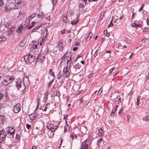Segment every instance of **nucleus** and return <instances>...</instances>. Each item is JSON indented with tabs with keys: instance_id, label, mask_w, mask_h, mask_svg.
I'll return each mask as SVG.
<instances>
[{
	"instance_id": "obj_30",
	"label": "nucleus",
	"mask_w": 149,
	"mask_h": 149,
	"mask_svg": "<svg viewBox=\"0 0 149 149\" xmlns=\"http://www.w3.org/2000/svg\"><path fill=\"white\" fill-rule=\"evenodd\" d=\"M143 121H148L149 120V118H148L147 116H145L144 117L143 119Z\"/></svg>"
},
{
	"instance_id": "obj_26",
	"label": "nucleus",
	"mask_w": 149,
	"mask_h": 149,
	"mask_svg": "<svg viewBox=\"0 0 149 149\" xmlns=\"http://www.w3.org/2000/svg\"><path fill=\"white\" fill-rule=\"evenodd\" d=\"M24 0H15V2L17 4H19L22 2Z\"/></svg>"
},
{
	"instance_id": "obj_6",
	"label": "nucleus",
	"mask_w": 149,
	"mask_h": 149,
	"mask_svg": "<svg viewBox=\"0 0 149 149\" xmlns=\"http://www.w3.org/2000/svg\"><path fill=\"white\" fill-rule=\"evenodd\" d=\"M6 134L7 133L4 130H0V143H1L3 142Z\"/></svg>"
},
{
	"instance_id": "obj_39",
	"label": "nucleus",
	"mask_w": 149,
	"mask_h": 149,
	"mask_svg": "<svg viewBox=\"0 0 149 149\" xmlns=\"http://www.w3.org/2000/svg\"><path fill=\"white\" fill-rule=\"evenodd\" d=\"M115 111H113V110H112V111L111 113V116H114L115 115Z\"/></svg>"
},
{
	"instance_id": "obj_48",
	"label": "nucleus",
	"mask_w": 149,
	"mask_h": 149,
	"mask_svg": "<svg viewBox=\"0 0 149 149\" xmlns=\"http://www.w3.org/2000/svg\"><path fill=\"white\" fill-rule=\"evenodd\" d=\"M112 19H111V21H110V24L108 25L109 27H110L112 26H113V24L112 23Z\"/></svg>"
},
{
	"instance_id": "obj_42",
	"label": "nucleus",
	"mask_w": 149,
	"mask_h": 149,
	"mask_svg": "<svg viewBox=\"0 0 149 149\" xmlns=\"http://www.w3.org/2000/svg\"><path fill=\"white\" fill-rule=\"evenodd\" d=\"M14 131H15V130H14L13 129V131H10V132H9V134H10L11 135H13V134L14 133Z\"/></svg>"
},
{
	"instance_id": "obj_13",
	"label": "nucleus",
	"mask_w": 149,
	"mask_h": 149,
	"mask_svg": "<svg viewBox=\"0 0 149 149\" xmlns=\"http://www.w3.org/2000/svg\"><path fill=\"white\" fill-rule=\"evenodd\" d=\"M29 116L30 120H33L36 117V113H35L33 114H30Z\"/></svg>"
},
{
	"instance_id": "obj_10",
	"label": "nucleus",
	"mask_w": 149,
	"mask_h": 149,
	"mask_svg": "<svg viewBox=\"0 0 149 149\" xmlns=\"http://www.w3.org/2000/svg\"><path fill=\"white\" fill-rule=\"evenodd\" d=\"M87 140L86 139L82 143L81 149H91L90 148L88 149V145L87 143Z\"/></svg>"
},
{
	"instance_id": "obj_24",
	"label": "nucleus",
	"mask_w": 149,
	"mask_h": 149,
	"mask_svg": "<svg viewBox=\"0 0 149 149\" xmlns=\"http://www.w3.org/2000/svg\"><path fill=\"white\" fill-rule=\"evenodd\" d=\"M6 40V38L4 37H0V42L2 41H5Z\"/></svg>"
},
{
	"instance_id": "obj_45",
	"label": "nucleus",
	"mask_w": 149,
	"mask_h": 149,
	"mask_svg": "<svg viewBox=\"0 0 149 149\" xmlns=\"http://www.w3.org/2000/svg\"><path fill=\"white\" fill-rule=\"evenodd\" d=\"M144 4H143L142 6H141V7L139 8V11H141L142 9L143 8L144 6Z\"/></svg>"
},
{
	"instance_id": "obj_12",
	"label": "nucleus",
	"mask_w": 149,
	"mask_h": 149,
	"mask_svg": "<svg viewBox=\"0 0 149 149\" xmlns=\"http://www.w3.org/2000/svg\"><path fill=\"white\" fill-rule=\"evenodd\" d=\"M45 59V56L43 55V56H40L39 54L37 56L36 61H38V60L40 62H42Z\"/></svg>"
},
{
	"instance_id": "obj_14",
	"label": "nucleus",
	"mask_w": 149,
	"mask_h": 149,
	"mask_svg": "<svg viewBox=\"0 0 149 149\" xmlns=\"http://www.w3.org/2000/svg\"><path fill=\"white\" fill-rule=\"evenodd\" d=\"M22 81L21 80L16 81L15 86L17 87L18 89H19V88L22 86Z\"/></svg>"
},
{
	"instance_id": "obj_23",
	"label": "nucleus",
	"mask_w": 149,
	"mask_h": 149,
	"mask_svg": "<svg viewBox=\"0 0 149 149\" xmlns=\"http://www.w3.org/2000/svg\"><path fill=\"white\" fill-rule=\"evenodd\" d=\"M86 4H85L84 3V4L83 3H80L79 5V8H83L84 7L85 5H86Z\"/></svg>"
},
{
	"instance_id": "obj_57",
	"label": "nucleus",
	"mask_w": 149,
	"mask_h": 149,
	"mask_svg": "<svg viewBox=\"0 0 149 149\" xmlns=\"http://www.w3.org/2000/svg\"><path fill=\"white\" fill-rule=\"evenodd\" d=\"M46 19L47 20H48V21H51V18L49 16H48V17H47L46 18Z\"/></svg>"
},
{
	"instance_id": "obj_20",
	"label": "nucleus",
	"mask_w": 149,
	"mask_h": 149,
	"mask_svg": "<svg viewBox=\"0 0 149 149\" xmlns=\"http://www.w3.org/2000/svg\"><path fill=\"white\" fill-rule=\"evenodd\" d=\"M2 84L4 86L7 85L9 83L8 82V81H7L6 79H4L3 81L2 82Z\"/></svg>"
},
{
	"instance_id": "obj_40",
	"label": "nucleus",
	"mask_w": 149,
	"mask_h": 149,
	"mask_svg": "<svg viewBox=\"0 0 149 149\" xmlns=\"http://www.w3.org/2000/svg\"><path fill=\"white\" fill-rule=\"evenodd\" d=\"M4 97L3 94L0 93V100H1Z\"/></svg>"
},
{
	"instance_id": "obj_29",
	"label": "nucleus",
	"mask_w": 149,
	"mask_h": 149,
	"mask_svg": "<svg viewBox=\"0 0 149 149\" xmlns=\"http://www.w3.org/2000/svg\"><path fill=\"white\" fill-rule=\"evenodd\" d=\"M81 56H82V55H79L77 56L75 60V63H76V65L77 64H79L77 62V60L78 58H80L81 57Z\"/></svg>"
},
{
	"instance_id": "obj_31",
	"label": "nucleus",
	"mask_w": 149,
	"mask_h": 149,
	"mask_svg": "<svg viewBox=\"0 0 149 149\" xmlns=\"http://www.w3.org/2000/svg\"><path fill=\"white\" fill-rule=\"evenodd\" d=\"M131 25L132 27H134L135 28H138L137 25L136 23H132V24Z\"/></svg>"
},
{
	"instance_id": "obj_5",
	"label": "nucleus",
	"mask_w": 149,
	"mask_h": 149,
	"mask_svg": "<svg viewBox=\"0 0 149 149\" xmlns=\"http://www.w3.org/2000/svg\"><path fill=\"white\" fill-rule=\"evenodd\" d=\"M63 70V76L64 77L67 78L69 77L70 75L69 71L68 70L70 68V66H66Z\"/></svg>"
},
{
	"instance_id": "obj_50",
	"label": "nucleus",
	"mask_w": 149,
	"mask_h": 149,
	"mask_svg": "<svg viewBox=\"0 0 149 149\" xmlns=\"http://www.w3.org/2000/svg\"><path fill=\"white\" fill-rule=\"evenodd\" d=\"M65 29H63V30L61 31V33L62 34H64L65 33Z\"/></svg>"
},
{
	"instance_id": "obj_3",
	"label": "nucleus",
	"mask_w": 149,
	"mask_h": 149,
	"mask_svg": "<svg viewBox=\"0 0 149 149\" xmlns=\"http://www.w3.org/2000/svg\"><path fill=\"white\" fill-rule=\"evenodd\" d=\"M73 15V14L72 11H70L67 12L65 16L63 17V21L65 23H67L70 21V20L71 19V17Z\"/></svg>"
},
{
	"instance_id": "obj_22",
	"label": "nucleus",
	"mask_w": 149,
	"mask_h": 149,
	"mask_svg": "<svg viewBox=\"0 0 149 149\" xmlns=\"http://www.w3.org/2000/svg\"><path fill=\"white\" fill-rule=\"evenodd\" d=\"M104 134L103 131L102 130H99L98 135L99 136H101Z\"/></svg>"
},
{
	"instance_id": "obj_54",
	"label": "nucleus",
	"mask_w": 149,
	"mask_h": 149,
	"mask_svg": "<svg viewBox=\"0 0 149 149\" xmlns=\"http://www.w3.org/2000/svg\"><path fill=\"white\" fill-rule=\"evenodd\" d=\"M78 48V47H74L73 49V50L74 51H75L77 50Z\"/></svg>"
},
{
	"instance_id": "obj_52",
	"label": "nucleus",
	"mask_w": 149,
	"mask_h": 149,
	"mask_svg": "<svg viewBox=\"0 0 149 149\" xmlns=\"http://www.w3.org/2000/svg\"><path fill=\"white\" fill-rule=\"evenodd\" d=\"M93 36V33L91 32H90L88 35V37H89L90 38L91 37Z\"/></svg>"
},
{
	"instance_id": "obj_41",
	"label": "nucleus",
	"mask_w": 149,
	"mask_h": 149,
	"mask_svg": "<svg viewBox=\"0 0 149 149\" xmlns=\"http://www.w3.org/2000/svg\"><path fill=\"white\" fill-rule=\"evenodd\" d=\"M118 107V105H116L114 107L113 111H116V110H117V109Z\"/></svg>"
},
{
	"instance_id": "obj_28",
	"label": "nucleus",
	"mask_w": 149,
	"mask_h": 149,
	"mask_svg": "<svg viewBox=\"0 0 149 149\" xmlns=\"http://www.w3.org/2000/svg\"><path fill=\"white\" fill-rule=\"evenodd\" d=\"M48 107L47 106H46L45 107V108H44V107H40V109H42V110L43 111H46L47 110V109Z\"/></svg>"
},
{
	"instance_id": "obj_11",
	"label": "nucleus",
	"mask_w": 149,
	"mask_h": 149,
	"mask_svg": "<svg viewBox=\"0 0 149 149\" xmlns=\"http://www.w3.org/2000/svg\"><path fill=\"white\" fill-rule=\"evenodd\" d=\"M63 43L62 41H59L58 43L57 47L59 48L60 51L62 50L64 48L63 47Z\"/></svg>"
},
{
	"instance_id": "obj_58",
	"label": "nucleus",
	"mask_w": 149,
	"mask_h": 149,
	"mask_svg": "<svg viewBox=\"0 0 149 149\" xmlns=\"http://www.w3.org/2000/svg\"><path fill=\"white\" fill-rule=\"evenodd\" d=\"M34 56H35V57L36 56V55H37V56H38V51H35V52L34 53Z\"/></svg>"
},
{
	"instance_id": "obj_21",
	"label": "nucleus",
	"mask_w": 149,
	"mask_h": 149,
	"mask_svg": "<svg viewBox=\"0 0 149 149\" xmlns=\"http://www.w3.org/2000/svg\"><path fill=\"white\" fill-rule=\"evenodd\" d=\"M67 122V121H66V125L64 127V131L65 132H66L67 130L69 128V125L66 123Z\"/></svg>"
},
{
	"instance_id": "obj_59",
	"label": "nucleus",
	"mask_w": 149,
	"mask_h": 149,
	"mask_svg": "<svg viewBox=\"0 0 149 149\" xmlns=\"http://www.w3.org/2000/svg\"><path fill=\"white\" fill-rule=\"evenodd\" d=\"M136 15V14L135 13H133L132 15V18L131 19H132L134 17L135 15Z\"/></svg>"
},
{
	"instance_id": "obj_63",
	"label": "nucleus",
	"mask_w": 149,
	"mask_h": 149,
	"mask_svg": "<svg viewBox=\"0 0 149 149\" xmlns=\"http://www.w3.org/2000/svg\"><path fill=\"white\" fill-rule=\"evenodd\" d=\"M134 53H132L131 54V55L129 57V58L130 59H131V58H132L133 56L134 55Z\"/></svg>"
},
{
	"instance_id": "obj_4",
	"label": "nucleus",
	"mask_w": 149,
	"mask_h": 149,
	"mask_svg": "<svg viewBox=\"0 0 149 149\" xmlns=\"http://www.w3.org/2000/svg\"><path fill=\"white\" fill-rule=\"evenodd\" d=\"M24 58L25 60L26 59L27 61H28L29 63H32L35 60V56L31 55L29 53V54L25 56Z\"/></svg>"
},
{
	"instance_id": "obj_16",
	"label": "nucleus",
	"mask_w": 149,
	"mask_h": 149,
	"mask_svg": "<svg viewBox=\"0 0 149 149\" xmlns=\"http://www.w3.org/2000/svg\"><path fill=\"white\" fill-rule=\"evenodd\" d=\"M38 16L39 18H42L44 17V15L42 12L40 11L38 14Z\"/></svg>"
},
{
	"instance_id": "obj_19",
	"label": "nucleus",
	"mask_w": 149,
	"mask_h": 149,
	"mask_svg": "<svg viewBox=\"0 0 149 149\" xmlns=\"http://www.w3.org/2000/svg\"><path fill=\"white\" fill-rule=\"evenodd\" d=\"M15 79V78L13 76H11L10 77L9 79L8 80L9 83H10Z\"/></svg>"
},
{
	"instance_id": "obj_33",
	"label": "nucleus",
	"mask_w": 149,
	"mask_h": 149,
	"mask_svg": "<svg viewBox=\"0 0 149 149\" xmlns=\"http://www.w3.org/2000/svg\"><path fill=\"white\" fill-rule=\"evenodd\" d=\"M102 141V138H101L99 139H98L97 141V145H99V144L101 143V142Z\"/></svg>"
},
{
	"instance_id": "obj_61",
	"label": "nucleus",
	"mask_w": 149,
	"mask_h": 149,
	"mask_svg": "<svg viewBox=\"0 0 149 149\" xmlns=\"http://www.w3.org/2000/svg\"><path fill=\"white\" fill-rule=\"evenodd\" d=\"M43 24H40L39 25L37 26V27H38L39 28L40 27L42 26L43 25Z\"/></svg>"
},
{
	"instance_id": "obj_36",
	"label": "nucleus",
	"mask_w": 149,
	"mask_h": 149,
	"mask_svg": "<svg viewBox=\"0 0 149 149\" xmlns=\"http://www.w3.org/2000/svg\"><path fill=\"white\" fill-rule=\"evenodd\" d=\"M56 96L59 97L60 96V93L59 91H57L56 93Z\"/></svg>"
},
{
	"instance_id": "obj_38",
	"label": "nucleus",
	"mask_w": 149,
	"mask_h": 149,
	"mask_svg": "<svg viewBox=\"0 0 149 149\" xmlns=\"http://www.w3.org/2000/svg\"><path fill=\"white\" fill-rule=\"evenodd\" d=\"M36 22H33L32 23V25H31L30 26H29L28 28V29H31L34 26V24Z\"/></svg>"
},
{
	"instance_id": "obj_55",
	"label": "nucleus",
	"mask_w": 149,
	"mask_h": 149,
	"mask_svg": "<svg viewBox=\"0 0 149 149\" xmlns=\"http://www.w3.org/2000/svg\"><path fill=\"white\" fill-rule=\"evenodd\" d=\"M40 100V99L39 98H38V104L37 105V106L35 110V111H36V110L38 108V106H39V104H38V103H39V101Z\"/></svg>"
},
{
	"instance_id": "obj_25",
	"label": "nucleus",
	"mask_w": 149,
	"mask_h": 149,
	"mask_svg": "<svg viewBox=\"0 0 149 149\" xmlns=\"http://www.w3.org/2000/svg\"><path fill=\"white\" fill-rule=\"evenodd\" d=\"M4 117L0 114V123H2L4 120Z\"/></svg>"
},
{
	"instance_id": "obj_56",
	"label": "nucleus",
	"mask_w": 149,
	"mask_h": 149,
	"mask_svg": "<svg viewBox=\"0 0 149 149\" xmlns=\"http://www.w3.org/2000/svg\"><path fill=\"white\" fill-rule=\"evenodd\" d=\"M20 137V136L19 134H18L17 133L16 134V138L17 139H18Z\"/></svg>"
},
{
	"instance_id": "obj_46",
	"label": "nucleus",
	"mask_w": 149,
	"mask_h": 149,
	"mask_svg": "<svg viewBox=\"0 0 149 149\" xmlns=\"http://www.w3.org/2000/svg\"><path fill=\"white\" fill-rule=\"evenodd\" d=\"M26 128L28 129H29L31 127V125L29 124H27L26 125Z\"/></svg>"
},
{
	"instance_id": "obj_35",
	"label": "nucleus",
	"mask_w": 149,
	"mask_h": 149,
	"mask_svg": "<svg viewBox=\"0 0 149 149\" xmlns=\"http://www.w3.org/2000/svg\"><path fill=\"white\" fill-rule=\"evenodd\" d=\"M57 0H52L53 5H55L57 3Z\"/></svg>"
},
{
	"instance_id": "obj_32",
	"label": "nucleus",
	"mask_w": 149,
	"mask_h": 149,
	"mask_svg": "<svg viewBox=\"0 0 149 149\" xmlns=\"http://www.w3.org/2000/svg\"><path fill=\"white\" fill-rule=\"evenodd\" d=\"M37 47V45H33L32 46L31 49V50H33V49H36Z\"/></svg>"
},
{
	"instance_id": "obj_44",
	"label": "nucleus",
	"mask_w": 149,
	"mask_h": 149,
	"mask_svg": "<svg viewBox=\"0 0 149 149\" xmlns=\"http://www.w3.org/2000/svg\"><path fill=\"white\" fill-rule=\"evenodd\" d=\"M140 101L139 100V98L138 97L137 98V105H138L140 104Z\"/></svg>"
},
{
	"instance_id": "obj_62",
	"label": "nucleus",
	"mask_w": 149,
	"mask_h": 149,
	"mask_svg": "<svg viewBox=\"0 0 149 149\" xmlns=\"http://www.w3.org/2000/svg\"><path fill=\"white\" fill-rule=\"evenodd\" d=\"M74 67L75 69H76V68L77 69H79L80 67V66H74Z\"/></svg>"
},
{
	"instance_id": "obj_37",
	"label": "nucleus",
	"mask_w": 149,
	"mask_h": 149,
	"mask_svg": "<svg viewBox=\"0 0 149 149\" xmlns=\"http://www.w3.org/2000/svg\"><path fill=\"white\" fill-rule=\"evenodd\" d=\"M4 2L3 0H0V6H2L3 5Z\"/></svg>"
},
{
	"instance_id": "obj_9",
	"label": "nucleus",
	"mask_w": 149,
	"mask_h": 149,
	"mask_svg": "<svg viewBox=\"0 0 149 149\" xmlns=\"http://www.w3.org/2000/svg\"><path fill=\"white\" fill-rule=\"evenodd\" d=\"M15 30V27H11L9 28L6 31V33L8 35H12L13 34Z\"/></svg>"
},
{
	"instance_id": "obj_47",
	"label": "nucleus",
	"mask_w": 149,
	"mask_h": 149,
	"mask_svg": "<svg viewBox=\"0 0 149 149\" xmlns=\"http://www.w3.org/2000/svg\"><path fill=\"white\" fill-rule=\"evenodd\" d=\"M123 110V109L122 107L121 109H119V111L118 112V114H119V115L122 112Z\"/></svg>"
},
{
	"instance_id": "obj_34",
	"label": "nucleus",
	"mask_w": 149,
	"mask_h": 149,
	"mask_svg": "<svg viewBox=\"0 0 149 149\" xmlns=\"http://www.w3.org/2000/svg\"><path fill=\"white\" fill-rule=\"evenodd\" d=\"M36 15V13H33L32 14H31V15L29 16V17H30L31 18H32V19L35 17Z\"/></svg>"
},
{
	"instance_id": "obj_8",
	"label": "nucleus",
	"mask_w": 149,
	"mask_h": 149,
	"mask_svg": "<svg viewBox=\"0 0 149 149\" xmlns=\"http://www.w3.org/2000/svg\"><path fill=\"white\" fill-rule=\"evenodd\" d=\"M58 127V126H54L53 125L50 124L47 126V127L49 129H50L52 132H54L56 129Z\"/></svg>"
},
{
	"instance_id": "obj_7",
	"label": "nucleus",
	"mask_w": 149,
	"mask_h": 149,
	"mask_svg": "<svg viewBox=\"0 0 149 149\" xmlns=\"http://www.w3.org/2000/svg\"><path fill=\"white\" fill-rule=\"evenodd\" d=\"M21 106L19 103L17 104L14 107L13 111L15 113H18L20 109Z\"/></svg>"
},
{
	"instance_id": "obj_53",
	"label": "nucleus",
	"mask_w": 149,
	"mask_h": 149,
	"mask_svg": "<svg viewBox=\"0 0 149 149\" xmlns=\"http://www.w3.org/2000/svg\"><path fill=\"white\" fill-rule=\"evenodd\" d=\"M98 52L97 51V50H96V52H95V53L93 54V56H94V57H95L98 54Z\"/></svg>"
},
{
	"instance_id": "obj_2",
	"label": "nucleus",
	"mask_w": 149,
	"mask_h": 149,
	"mask_svg": "<svg viewBox=\"0 0 149 149\" xmlns=\"http://www.w3.org/2000/svg\"><path fill=\"white\" fill-rule=\"evenodd\" d=\"M16 5L14 2L8 1L5 6H4L5 11L6 12H9L12 10L15 9Z\"/></svg>"
},
{
	"instance_id": "obj_27",
	"label": "nucleus",
	"mask_w": 149,
	"mask_h": 149,
	"mask_svg": "<svg viewBox=\"0 0 149 149\" xmlns=\"http://www.w3.org/2000/svg\"><path fill=\"white\" fill-rule=\"evenodd\" d=\"M48 73L49 74H51L53 77H55L54 73L53 72L52 70V69H50L49 70Z\"/></svg>"
},
{
	"instance_id": "obj_43",
	"label": "nucleus",
	"mask_w": 149,
	"mask_h": 149,
	"mask_svg": "<svg viewBox=\"0 0 149 149\" xmlns=\"http://www.w3.org/2000/svg\"><path fill=\"white\" fill-rule=\"evenodd\" d=\"M148 39H147V38H145L144 39H142V41L143 42H145L146 41V42H147L148 41Z\"/></svg>"
},
{
	"instance_id": "obj_51",
	"label": "nucleus",
	"mask_w": 149,
	"mask_h": 149,
	"mask_svg": "<svg viewBox=\"0 0 149 149\" xmlns=\"http://www.w3.org/2000/svg\"><path fill=\"white\" fill-rule=\"evenodd\" d=\"M115 68L113 67V68H111V69H110L109 71V73H111Z\"/></svg>"
},
{
	"instance_id": "obj_49",
	"label": "nucleus",
	"mask_w": 149,
	"mask_h": 149,
	"mask_svg": "<svg viewBox=\"0 0 149 149\" xmlns=\"http://www.w3.org/2000/svg\"><path fill=\"white\" fill-rule=\"evenodd\" d=\"M10 128L8 130H7L6 132L7 133H8V134H9V132H10V131H11V130H13V128L12 127L11 128V129H10Z\"/></svg>"
},
{
	"instance_id": "obj_64",
	"label": "nucleus",
	"mask_w": 149,
	"mask_h": 149,
	"mask_svg": "<svg viewBox=\"0 0 149 149\" xmlns=\"http://www.w3.org/2000/svg\"><path fill=\"white\" fill-rule=\"evenodd\" d=\"M149 72H148L147 76L146 77V80H148L149 79Z\"/></svg>"
},
{
	"instance_id": "obj_1",
	"label": "nucleus",
	"mask_w": 149,
	"mask_h": 149,
	"mask_svg": "<svg viewBox=\"0 0 149 149\" xmlns=\"http://www.w3.org/2000/svg\"><path fill=\"white\" fill-rule=\"evenodd\" d=\"M68 52H67L65 55L62 56L61 60L62 65H70L71 63V56L70 54H68Z\"/></svg>"
},
{
	"instance_id": "obj_17",
	"label": "nucleus",
	"mask_w": 149,
	"mask_h": 149,
	"mask_svg": "<svg viewBox=\"0 0 149 149\" xmlns=\"http://www.w3.org/2000/svg\"><path fill=\"white\" fill-rule=\"evenodd\" d=\"M23 27V25H21L16 30V32L20 33H22V30Z\"/></svg>"
},
{
	"instance_id": "obj_15",
	"label": "nucleus",
	"mask_w": 149,
	"mask_h": 149,
	"mask_svg": "<svg viewBox=\"0 0 149 149\" xmlns=\"http://www.w3.org/2000/svg\"><path fill=\"white\" fill-rule=\"evenodd\" d=\"M79 16L77 15L76 20L74 21H72L71 22V24L72 25H75L78 23L79 21Z\"/></svg>"
},
{
	"instance_id": "obj_18",
	"label": "nucleus",
	"mask_w": 149,
	"mask_h": 149,
	"mask_svg": "<svg viewBox=\"0 0 149 149\" xmlns=\"http://www.w3.org/2000/svg\"><path fill=\"white\" fill-rule=\"evenodd\" d=\"M31 19L32 18L29 17L27 18L26 21L25 23L26 24L27 26L29 24L30 21Z\"/></svg>"
},
{
	"instance_id": "obj_60",
	"label": "nucleus",
	"mask_w": 149,
	"mask_h": 149,
	"mask_svg": "<svg viewBox=\"0 0 149 149\" xmlns=\"http://www.w3.org/2000/svg\"><path fill=\"white\" fill-rule=\"evenodd\" d=\"M53 80H52V81H50V82L48 84V87H49L52 84V83L53 82Z\"/></svg>"
}]
</instances>
